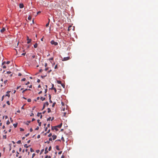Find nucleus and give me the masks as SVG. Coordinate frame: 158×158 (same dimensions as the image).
Segmentation results:
<instances>
[{"label":"nucleus","mask_w":158,"mask_h":158,"mask_svg":"<svg viewBox=\"0 0 158 158\" xmlns=\"http://www.w3.org/2000/svg\"><path fill=\"white\" fill-rule=\"evenodd\" d=\"M10 120L11 123L13 122V120L12 119V118L11 117L10 118Z\"/></svg>","instance_id":"56"},{"label":"nucleus","mask_w":158,"mask_h":158,"mask_svg":"<svg viewBox=\"0 0 158 158\" xmlns=\"http://www.w3.org/2000/svg\"><path fill=\"white\" fill-rule=\"evenodd\" d=\"M52 139L51 138H50L49 139V141H52Z\"/></svg>","instance_id":"59"},{"label":"nucleus","mask_w":158,"mask_h":158,"mask_svg":"<svg viewBox=\"0 0 158 158\" xmlns=\"http://www.w3.org/2000/svg\"><path fill=\"white\" fill-rule=\"evenodd\" d=\"M51 119V117H49L47 119V121H49Z\"/></svg>","instance_id":"43"},{"label":"nucleus","mask_w":158,"mask_h":158,"mask_svg":"<svg viewBox=\"0 0 158 158\" xmlns=\"http://www.w3.org/2000/svg\"><path fill=\"white\" fill-rule=\"evenodd\" d=\"M40 135H38L37 138L39 139L40 138Z\"/></svg>","instance_id":"54"},{"label":"nucleus","mask_w":158,"mask_h":158,"mask_svg":"<svg viewBox=\"0 0 158 158\" xmlns=\"http://www.w3.org/2000/svg\"><path fill=\"white\" fill-rule=\"evenodd\" d=\"M48 69V68H46L45 69V70L46 71H47Z\"/></svg>","instance_id":"64"},{"label":"nucleus","mask_w":158,"mask_h":158,"mask_svg":"<svg viewBox=\"0 0 158 158\" xmlns=\"http://www.w3.org/2000/svg\"><path fill=\"white\" fill-rule=\"evenodd\" d=\"M44 143H50V142L49 141H45Z\"/></svg>","instance_id":"49"},{"label":"nucleus","mask_w":158,"mask_h":158,"mask_svg":"<svg viewBox=\"0 0 158 158\" xmlns=\"http://www.w3.org/2000/svg\"><path fill=\"white\" fill-rule=\"evenodd\" d=\"M40 99L41 100H42V101H44L45 100V98H43L42 97H41L40 98Z\"/></svg>","instance_id":"15"},{"label":"nucleus","mask_w":158,"mask_h":158,"mask_svg":"<svg viewBox=\"0 0 158 158\" xmlns=\"http://www.w3.org/2000/svg\"><path fill=\"white\" fill-rule=\"evenodd\" d=\"M62 59V57H61ZM70 58V57H64L63 59H62V60L63 61H66L67 60H68Z\"/></svg>","instance_id":"3"},{"label":"nucleus","mask_w":158,"mask_h":158,"mask_svg":"<svg viewBox=\"0 0 158 158\" xmlns=\"http://www.w3.org/2000/svg\"><path fill=\"white\" fill-rule=\"evenodd\" d=\"M54 129H55L56 131H58V129L56 126L54 127Z\"/></svg>","instance_id":"18"},{"label":"nucleus","mask_w":158,"mask_h":158,"mask_svg":"<svg viewBox=\"0 0 158 158\" xmlns=\"http://www.w3.org/2000/svg\"><path fill=\"white\" fill-rule=\"evenodd\" d=\"M11 73V72L10 71H7V72H6V73H8V74H10V73Z\"/></svg>","instance_id":"62"},{"label":"nucleus","mask_w":158,"mask_h":158,"mask_svg":"<svg viewBox=\"0 0 158 158\" xmlns=\"http://www.w3.org/2000/svg\"><path fill=\"white\" fill-rule=\"evenodd\" d=\"M37 121L38 123H39V126H41V123L40 122V120L39 119L37 120Z\"/></svg>","instance_id":"8"},{"label":"nucleus","mask_w":158,"mask_h":158,"mask_svg":"<svg viewBox=\"0 0 158 158\" xmlns=\"http://www.w3.org/2000/svg\"><path fill=\"white\" fill-rule=\"evenodd\" d=\"M6 30V29L4 27H3L2 28L1 30L0 31L2 33L4 32Z\"/></svg>","instance_id":"9"},{"label":"nucleus","mask_w":158,"mask_h":158,"mask_svg":"<svg viewBox=\"0 0 158 158\" xmlns=\"http://www.w3.org/2000/svg\"><path fill=\"white\" fill-rule=\"evenodd\" d=\"M17 154L16 155V156L17 157L19 156L18 155L19 154V153L18 151L16 152Z\"/></svg>","instance_id":"28"},{"label":"nucleus","mask_w":158,"mask_h":158,"mask_svg":"<svg viewBox=\"0 0 158 158\" xmlns=\"http://www.w3.org/2000/svg\"><path fill=\"white\" fill-rule=\"evenodd\" d=\"M56 148L57 150H59V147L58 145L56 146Z\"/></svg>","instance_id":"20"},{"label":"nucleus","mask_w":158,"mask_h":158,"mask_svg":"<svg viewBox=\"0 0 158 158\" xmlns=\"http://www.w3.org/2000/svg\"><path fill=\"white\" fill-rule=\"evenodd\" d=\"M51 43L52 44L55 45H57L58 44L57 42H55L54 40H52L51 42Z\"/></svg>","instance_id":"2"},{"label":"nucleus","mask_w":158,"mask_h":158,"mask_svg":"<svg viewBox=\"0 0 158 158\" xmlns=\"http://www.w3.org/2000/svg\"><path fill=\"white\" fill-rule=\"evenodd\" d=\"M51 149H52V147L51 146H50L48 148V151H50L51 150Z\"/></svg>","instance_id":"38"},{"label":"nucleus","mask_w":158,"mask_h":158,"mask_svg":"<svg viewBox=\"0 0 158 158\" xmlns=\"http://www.w3.org/2000/svg\"><path fill=\"white\" fill-rule=\"evenodd\" d=\"M42 114V113L41 112H38L37 114V116H39L40 114Z\"/></svg>","instance_id":"24"},{"label":"nucleus","mask_w":158,"mask_h":158,"mask_svg":"<svg viewBox=\"0 0 158 158\" xmlns=\"http://www.w3.org/2000/svg\"><path fill=\"white\" fill-rule=\"evenodd\" d=\"M31 90L30 89H25L24 90H23L22 92V93H24L25 92L27 91V90Z\"/></svg>","instance_id":"10"},{"label":"nucleus","mask_w":158,"mask_h":158,"mask_svg":"<svg viewBox=\"0 0 158 158\" xmlns=\"http://www.w3.org/2000/svg\"><path fill=\"white\" fill-rule=\"evenodd\" d=\"M55 104H56V103H55V102H54V103H53V104H52V107H54V106L55 105Z\"/></svg>","instance_id":"44"},{"label":"nucleus","mask_w":158,"mask_h":158,"mask_svg":"<svg viewBox=\"0 0 158 158\" xmlns=\"http://www.w3.org/2000/svg\"><path fill=\"white\" fill-rule=\"evenodd\" d=\"M17 143L18 144H20V143H21V141L20 140H18L17 142Z\"/></svg>","instance_id":"30"},{"label":"nucleus","mask_w":158,"mask_h":158,"mask_svg":"<svg viewBox=\"0 0 158 158\" xmlns=\"http://www.w3.org/2000/svg\"><path fill=\"white\" fill-rule=\"evenodd\" d=\"M30 83V82L29 81H28L27 83L25 84L26 85H28Z\"/></svg>","instance_id":"52"},{"label":"nucleus","mask_w":158,"mask_h":158,"mask_svg":"<svg viewBox=\"0 0 158 158\" xmlns=\"http://www.w3.org/2000/svg\"><path fill=\"white\" fill-rule=\"evenodd\" d=\"M6 63V61H5L3 62L2 63V65H4V64H5Z\"/></svg>","instance_id":"61"},{"label":"nucleus","mask_w":158,"mask_h":158,"mask_svg":"<svg viewBox=\"0 0 158 158\" xmlns=\"http://www.w3.org/2000/svg\"><path fill=\"white\" fill-rule=\"evenodd\" d=\"M6 103L9 105H10V102L9 101H8L6 102Z\"/></svg>","instance_id":"41"},{"label":"nucleus","mask_w":158,"mask_h":158,"mask_svg":"<svg viewBox=\"0 0 158 158\" xmlns=\"http://www.w3.org/2000/svg\"><path fill=\"white\" fill-rule=\"evenodd\" d=\"M27 123H25V122H24V123H25L26 125H29V123H30L31 122V121H30V120H29V121H27Z\"/></svg>","instance_id":"6"},{"label":"nucleus","mask_w":158,"mask_h":158,"mask_svg":"<svg viewBox=\"0 0 158 158\" xmlns=\"http://www.w3.org/2000/svg\"><path fill=\"white\" fill-rule=\"evenodd\" d=\"M47 76V74H46V75H45L44 76H41V77L42 78L44 79V77H46Z\"/></svg>","instance_id":"21"},{"label":"nucleus","mask_w":158,"mask_h":158,"mask_svg":"<svg viewBox=\"0 0 158 158\" xmlns=\"http://www.w3.org/2000/svg\"><path fill=\"white\" fill-rule=\"evenodd\" d=\"M60 84H61V86L63 87V88H64L65 87V85L63 83H61V81H60Z\"/></svg>","instance_id":"12"},{"label":"nucleus","mask_w":158,"mask_h":158,"mask_svg":"<svg viewBox=\"0 0 158 158\" xmlns=\"http://www.w3.org/2000/svg\"><path fill=\"white\" fill-rule=\"evenodd\" d=\"M38 46V44L37 43H35L34 45V47L36 48H37Z\"/></svg>","instance_id":"17"},{"label":"nucleus","mask_w":158,"mask_h":158,"mask_svg":"<svg viewBox=\"0 0 158 158\" xmlns=\"http://www.w3.org/2000/svg\"><path fill=\"white\" fill-rule=\"evenodd\" d=\"M61 139L63 142L64 141V139L63 136H62Z\"/></svg>","instance_id":"34"},{"label":"nucleus","mask_w":158,"mask_h":158,"mask_svg":"<svg viewBox=\"0 0 158 158\" xmlns=\"http://www.w3.org/2000/svg\"><path fill=\"white\" fill-rule=\"evenodd\" d=\"M40 151L39 150H36V152L37 153H39L40 152Z\"/></svg>","instance_id":"51"},{"label":"nucleus","mask_w":158,"mask_h":158,"mask_svg":"<svg viewBox=\"0 0 158 158\" xmlns=\"http://www.w3.org/2000/svg\"><path fill=\"white\" fill-rule=\"evenodd\" d=\"M29 135V133H27V134H26V135H25V136H26V137H27V136H28Z\"/></svg>","instance_id":"58"},{"label":"nucleus","mask_w":158,"mask_h":158,"mask_svg":"<svg viewBox=\"0 0 158 158\" xmlns=\"http://www.w3.org/2000/svg\"><path fill=\"white\" fill-rule=\"evenodd\" d=\"M31 16H30V15H29L28 17V20H31Z\"/></svg>","instance_id":"22"},{"label":"nucleus","mask_w":158,"mask_h":158,"mask_svg":"<svg viewBox=\"0 0 158 158\" xmlns=\"http://www.w3.org/2000/svg\"><path fill=\"white\" fill-rule=\"evenodd\" d=\"M52 134L51 133H50L48 135V137H50L51 136H52Z\"/></svg>","instance_id":"36"},{"label":"nucleus","mask_w":158,"mask_h":158,"mask_svg":"<svg viewBox=\"0 0 158 158\" xmlns=\"http://www.w3.org/2000/svg\"><path fill=\"white\" fill-rule=\"evenodd\" d=\"M10 122H9V121L8 120L6 123V124L7 125H8L9 124H10Z\"/></svg>","instance_id":"26"},{"label":"nucleus","mask_w":158,"mask_h":158,"mask_svg":"<svg viewBox=\"0 0 158 158\" xmlns=\"http://www.w3.org/2000/svg\"><path fill=\"white\" fill-rule=\"evenodd\" d=\"M45 104H44L43 105V107L42 109V110H43L45 108Z\"/></svg>","instance_id":"31"},{"label":"nucleus","mask_w":158,"mask_h":158,"mask_svg":"<svg viewBox=\"0 0 158 158\" xmlns=\"http://www.w3.org/2000/svg\"><path fill=\"white\" fill-rule=\"evenodd\" d=\"M19 7L20 8H22L24 7V5L23 3H21L19 5Z\"/></svg>","instance_id":"5"},{"label":"nucleus","mask_w":158,"mask_h":158,"mask_svg":"<svg viewBox=\"0 0 158 158\" xmlns=\"http://www.w3.org/2000/svg\"><path fill=\"white\" fill-rule=\"evenodd\" d=\"M13 125L15 128L18 125V123H15H15L13 124Z\"/></svg>","instance_id":"14"},{"label":"nucleus","mask_w":158,"mask_h":158,"mask_svg":"<svg viewBox=\"0 0 158 158\" xmlns=\"http://www.w3.org/2000/svg\"><path fill=\"white\" fill-rule=\"evenodd\" d=\"M30 150L31 152H33L34 151V150L32 148H30Z\"/></svg>","instance_id":"25"},{"label":"nucleus","mask_w":158,"mask_h":158,"mask_svg":"<svg viewBox=\"0 0 158 158\" xmlns=\"http://www.w3.org/2000/svg\"><path fill=\"white\" fill-rule=\"evenodd\" d=\"M4 97H5V95H3L2 97V99H1V100L2 101L4 98Z\"/></svg>","instance_id":"33"},{"label":"nucleus","mask_w":158,"mask_h":158,"mask_svg":"<svg viewBox=\"0 0 158 158\" xmlns=\"http://www.w3.org/2000/svg\"><path fill=\"white\" fill-rule=\"evenodd\" d=\"M24 147L26 148H28L29 147V146H27V144H25L24 145Z\"/></svg>","instance_id":"19"},{"label":"nucleus","mask_w":158,"mask_h":158,"mask_svg":"<svg viewBox=\"0 0 158 158\" xmlns=\"http://www.w3.org/2000/svg\"><path fill=\"white\" fill-rule=\"evenodd\" d=\"M72 27L71 26H69V27H68V31H70L71 30Z\"/></svg>","instance_id":"13"},{"label":"nucleus","mask_w":158,"mask_h":158,"mask_svg":"<svg viewBox=\"0 0 158 158\" xmlns=\"http://www.w3.org/2000/svg\"><path fill=\"white\" fill-rule=\"evenodd\" d=\"M10 63V61H7L6 62V64H9V63Z\"/></svg>","instance_id":"57"},{"label":"nucleus","mask_w":158,"mask_h":158,"mask_svg":"<svg viewBox=\"0 0 158 158\" xmlns=\"http://www.w3.org/2000/svg\"><path fill=\"white\" fill-rule=\"evenodd\" d=\"M44 151V149H42L41 150L40 152V154H41Z\"/></svg>","instance_id":"29"},{"label":"nucleus","mask_w":158,"mask_h":158,"mask_svg":"<svg viewBox=\"0 0 158 158\" xmlns=\"http://www.w3.org/2000/svg\"><path fill=\"white\" fill-rule=\"evenodd\" d=\"M47 89H46L45 90V92H44L45 94H46L47 93Z\"/></svg>","instance_id":"63"},{"label":"nucleus","mask_w":158,"mask_h":158,"mask_svg":"<svg viewBox=\"0 0 158 158\" xmlns=\"http://www.w3.org/2000/svg\"><path fill=\"white\" fill-rule=\"evenodd\" d=\"M44 104H45V105H46L47 106H48L49 105V103L48 102H45Z\"/></svg>","instance_id":"27"},{"label":"nucleus","mask_w":158,"mask_h":158,"mask_svg":"<svg viewBox=\"0 0 158 158\" xmlns=\"http://www.w3.org/2000/svg\"><path fill=\"white\" fill-rule=\"evenodd\" d=\"M3 137L4 139H6V135H4L3 136Z\"/></svg>","instance_id":"39"},{"label":"nucleus","mask_w":158,"mask_h":158,"mask_svg":"<svg viewBox=\"0 0 158 158\" xmlns=\"http://www.w3.org/2000/svg\"><path fill=\"white\" fill-rule=\"evenodd\" d=\"M34 116V114L32 113H31V114L30 115V116Z\"/></svg>","instance_id":"45"},{"label":"nucleus","mask_w":158,"mask_h":158,"mask_svg":"<svg viewBox=\"0 0 158 158\" xmlns=\"http://www.w3.org/2000/svg\"><path fill=\"white\" fill-rule=\"evenodd\" d=\"M57 68V64H56L55 66V69H56Z\"/></svg>","instance_id":"55"},{"label":"nucleus","mask_w":158,"mask_h":158,"mask_svg":"<svg viewBox=\"0 0 158 158\" xmlns=\"http://www.w3.org/2000/svg\"><path fill=\"white\" fill-rule=\"evenodd\" d=\"M27 44H29L31 41V39H29L28 36H27Z\"/></svg>","instance_id":"4"},{"label":"nucleus","mask_w":158,"mask_h":158,"mask_svg":"<svg viewBox=\"0 0 158 158\" xmlns=\"http://www.w3.org/2000/svg\"><path fill=\"white\" fill-rule=\"evenodd\" d=\"M25 80H26V78H23L22 79L21 81H25Z\"/></svg>","instance_id":"46"},{"label":"nucleus","mask_w":158,"mask_h":158,"mask_svg":"<svg viewBox=\"0 0 158 158\" xmlns=\"http://www.w3.org/2000/svg\"><path fill=\"white\" fill-rule=\"evenodd\" d=\"M12 144L11 143H10L9 144V146L10 147L9 151H10L11 150V146Z\"/></svg>","instance_id":"16"},{"label":"nucleus","mask_w":158,"mask_h":158,"mask_svg":"<svg viewBox=\"0 0 158 158\" xmlns=\"http://www.w3.org/2000/svg\"><path fill=\"white\" fill-rule=\"evenodd\" d=\"M61 103L62 105V107L61 110V115L62 116L66 117L68 110L66 108L65 109L64 106L65 104L63 101L61 102Z\"/></svg>","instance_id":"1"},{"label":"nucleus","mask_w":158,"mask_h":158,"mask_svg":"<svg viewBox=\"0 0 158 158\" xmlns=\"http://www.w3.org/2000/svg\"><path fill=\"white\" fill-rule=\"evenodd\" d=\"M7 80H6L5 81H4V84H6L7 83Z\"/></svg>","instance_id":"60"},{"label":"nucleus","mask_w":158,"mask_h":158,"mask_svg":"<svg viewBox=\"0 0 158 158\" xmlns=\"http://www.w3.org/2000/svg\"><path fill=\"white\" fill-rule=\"evenodd\" d=\"M53 89L54 90V91H55V93H56V92L57 91H56V88H53Z\"/></svg>","instance_id":"50"},{"label":"nucleus","mask_w":158,"mask_h":158,"mask_svg":"<svg viewBox=\"0 0 158 158\" xmlns=\"http://www.w3.org/2000/svg\"><path fill=\"white\" fill-rule=\"evenodd\" d=\"M52 137L53 138V140H54L56 138V135H53L52 136Z\"/></svg>","instance_id":"11"},{"label":"nucleus","mask_w":158,"mask_h":158,"mask_svg":"<svg viewBox=\"0 0 158 158\" xmlns=\"http://www.w3.org/2000/svg\"><path fill=\"white\" fill-rule=\"evenodd\" d=\"M5 96H6H6H7L8 97H10V95L9 94H7L5 95Z\"/></svg>","instance_id":"40"},{"label":"nucleus","mask_w":158,"mask_h":158,"mask_svg":"<svg viewBox=\"0 0 158 158\" xmlns=\"http://www.w3.org/2000/svg\"><path fill=\"white\" fill-rule=\"evenodd\" d=\"M39 127L37 126L35 129V130H39Z\"/></svg>","instance_id":"37"},{"label":"nucleus","mask_w":158,"mask_h":158,"mask_svg":"<svg viewBox=\"0 0 158 158\" xmlns=\"http://www.w3.org/2000/svg\"><path fill=\"white\" fill-rule=\"evenodd\" d=\"M48 97H49V99H51V95L50 94H49V95H48Z\"/></svg>","instance_id":"47"},{"label":"nucleus","mask_w":158,"mask_h":158,"mask_svg":"<svg viewBox=\"0 0 158 158\" xmlns=\"http://www.w3.org/2000/svg\"><path fill=\"white\" fill-rule=\"evenodd\" d=\"M48 113H50L51 112V110L50 108H48Z\"/></svg>","instance_id":"23"},{"label":"nucleus","mask_w":158,"mask_h":158,"mask_svg":"<svg viewBox=\"0 0 158 158\" xmlns=\"http://www.w3.org/2000/svg\"><path fill=\"white\" fill-rule=\"evenodd\" d=\"M47 149H48V147H46L45 148V152H44V153L45 154H47L48 152V151L47 150Z\"/></svg>","instance_id":"7"},{"label":"nucleus","mask_w":158,"mask_h":158,"mask_svg":"<svg viewBox=\"0 0 158 158\" xmlns=\"http://www.w3.org/2000/svg\"><path fill=\"white\" fill-rule=\"evenodd\" d=\"M35 153H33L32 154V158H33L35 156Z\"/></svg>","instance_id":"35"},{"label":"nucleus","mask_w":158,"mask_h":158,"mask_svg":"<svg viewBox=\"0 0 158 158\" xmlns=\"http://www.w3.org/2000/svg\"><path fill=\"white\" fill-rule=\"evenodd\" d=\"M49 25V22L48 23H47L46 24V27H48Z\"/></svg>","instance_id":"48"},{"label":"nucleus","mask_w":158,"mask_h":158,"mask_svg":"<svg viewBox=\"0 0 158 158\" xmlns=\"http://www.w3.org/2000/svg\"><path fill=\"white\" fill-rule=\"evenodd\" d=\"M20 131H24V129H23L22 128H20Z\"/></svg>","instance_id":"32"},{"label":"nucleus","mask_w":158,"mask_h":158,"mask_svg":"<svg viewBox=\"0 0 158 158\" xmlns=\"http://www.w3.org/2000/svg\"><path fill=\"white\" fill-rule=\"evenodd\" d=\"M31 101V100L30 99H27V102H30Z\"/></svg>","instance_id":"42"},{"label":"nucleus","mask_w":158,"mask_h":158,"mask_svg":"<svg viewBox=\"0 0 158 158\" xmlns=\"http://www.w3.org/2000/svg\"><path fill=\"white\" fill-rule=\"evenodd\" d=\"M21 87V86H20H20H18V87H17V89H19L20 87Z\"/></svg>","instance_id":"53"}]
</instances>
